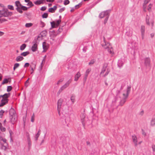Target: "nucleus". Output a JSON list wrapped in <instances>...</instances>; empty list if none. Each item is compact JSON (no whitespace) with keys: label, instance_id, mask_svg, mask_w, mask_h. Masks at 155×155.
Instances as JSON below:
<instances>
[{"label":"nucleus","instance_id":"f257e3e1","mask_svg":"<svg viewBox=\"0 0 155 155\" xmlns=\"http://www.w3.org/2000/svg\"><path fill=\"white\" fill-rule=\"evenodd\" d=\"M7 141V140L5 138L2 137L0 138V144L1 145V149L5 151H7L9 149L8 144Z\"/></svg>","mask_w":155,"mask_h":155},{"label":"nucleus","instance_id":"f03ea898","mask_svg":"<svg viewBox=\"0 0 155 155\" xmlns=\"http://www.w3.org/2000/svg\"><path fill=\"white\" fill-rule=\"evenodd\" d=\"M131 87L128 86L127 87L126 90L124 91V93L123 94V95L124 97V98L120 100V105L122 106L124 104L126 101V99L128 96V94H129L130 91Z\"/></svg>","mask_w":155,"mask_h":155},{"label":"nucleus","instance_id":"7ed1b4c3","mask_svg":"<svg viewBox=\"0 0 155 155\" xmlns=\"http://www.w3.org/2000/svg\"><path fill=\"white\" fill-rule=\"evenodd\" d=\"M10 94L9 93H5L3 95H0V98L2 97V99L0 103V107L3 106L8 102V98L10 96Z\"/></svg>","mask_w":155,"mask_h":155},{"label":"nucleus","instance_id":"20e7f679","mask_svg":"<svg viewBox=\"0 0 155 155\" xmlns=\"http://www.w3.org/2000/svg\"><path fill=\"white\" fill-rule=\"evenodd\" d=\"M104 43L102 44L103 47L105 49H107L108 52L111 54H114L113 49L111 45L108 42H106L105 40V38H104Z\"/></svg>","mask_w":155,"mask_h":155},{"label":"nucleus","instance_id":"39448f33","mask_svg":"<svg viewBox=\"0 0 155 155\" xmlns=\"http://www.w3.org/2000/svg\"><path fill=\"white\" fill-rule=\"evenodd\" d=\"M107 64L106 63L104 64L103 65V68L100 73V74H104V72L106 71V70H107L105 74L103 75V77H105L107 76L110 71V70L109 68H107Z\"/></svg>","mask_w":155,"mask_h":155},{"label":"nucleus","instance_id":"423d86ee","mask_svg":"<svg viewBox=\"0 0 155 155\" xmlns=\"http://www.w3.org/2000/svg\"><path fill=\"white\" fill-rule=\"evenodd\" d=\"M71 81V79H70L64 85L62 86L61 87L58 93V94H59L62 91L67 88L69 86Z\"/></svg>","mask_w":155,"mask_h":155},{"label":"nucleus","instance_id":"0eeeda50","mask_svg":"<svg viewBox=\"0 0 155 155\" xmlns=\"http://www.w3.org/2000/svg\"><path fill=\"white\" fill-rule=\"evenodd\" d=\"M80 117L83 126L84 127L87 120V118L86 117L85 114L84 113H81L80 115Z\"/></svg>","mask_w":155,"mask_h":155},{"label":"nucleus","instance_id":"6e6552de","mask_svg":"<svg viewBox=\"0 0 155 155\" xmlns=\"http://www.w3.org/2000/svg\"><path fill=\"white\" fill-rule=\"evenodd\" d=\"M12 14V12L8 11L7 9H5L2 11V15L0 16V17H7L9 16H11Z\"/></svg>","mask_w":155,"mask_h":155},{"label":"nucleus","instance_id":"1a4fd4ad","mask_svg":"<svg viewBox=\"0 0 155 155\" xmlns=\"http://www.w3.org/2000/svg\"><path fill=\"white\" fill-rule=\"evenodd\" d=\"M36 40H35L32 42L33 45L31 47V50L33 52H35L38 50V44Z\"/></svg>","mask_w":155,"mask_h":155},{"label":"nucleus","instance_id":"9d476101","mask_svg":"<svg viewBox=\"0 0 155 155\" xmlns=\"http://www.w3.org/2000/svg\"><path fill=\"white\" fill-rule=\"evenodd\" d=\"M110 10H107L105 11L101 12L99 15V17L101 18H102L104 17H106L109 15Z\"/></svg>","mask_w":155,"mask_h":155},{"label":"nucleus","instance_id":"9b49d317","mask_svg":"<svg viewBox=\"0 0 155 155\" xmlns=\"http://www.w3.org/2000/svg\"><path fill=\"white\" fill-rule=\"evenodd\" d=\"M146 23L148 25H150V24H151V25L152 27L153 26L154 24V21L153 19H150V22L149 17L147 15L146 17Z\"/></svg>","mask_w":155,"mask_h":155},{"label":"nucleus","instance_id":"f8f14e48","mask_svg":"<svg viewBox=\"0 0 155 155\" xmlns=\"http://www.w3.org/2000/svg\"><path fill=\"white\" fill-rule=\"evenodd\" d=\"M63 101L62 99H60L58 100V101L57 110H58V111L59 113H59H60V108H61V106L62 105Z\"/></svg>","mask_w":155,"mask_h":155},{"label":"nucleus","instance_id":"ddd939ff","mask_svg":"<svg viewBox=\"0 0 155 155\" xmlns=\"http://www.w3.org/2000/svg\"><path fill=\"white\" fill-rule=\"evenodd\" d=\"M34 4L36 5H39L41 4L46 3V0H38L34 2Z\"/></svg>","mask_w":155,"mask_h":155},{"label":"nucleus","instance_id":"4468645a","mask_svg":"<svg viewBox=\"0 0 155 155\" xmlns=\"http://www.w3.org/2000/svg\"><path fill=\"white\" fill-rule=\"evenodd\" d=\"M126 30L127 31L126 33V35L128 36H130L132 35V31L131 29H130L129 27H127Z\"/></svg>","mask_w":155,"mask_h":155},{"label":"nucleus","instance_id":"2eb2a0df","mask_svg":"<svg viewBox=\"0 0 155 155\" xmlns=\"http://www.w3.org/2000/svg\"><path fill=\"white\" fill-rule=\"evenodd\" d=\"M132 139L133 140V141L134 143L135 146H137V138L136 136L134 135L132 136Z\"/></svg>","mask_w":155,"mask_h":155},{"label":"nucleus","instance_id":"dca6fc26","mask_svg":"<svg viewBox=\"0 0 155 155\" xmlns=\"http://www.w3.org/2000/svg\"><path fill=\"white\" fill-rule=\"evenodd\" d=\"M144 63L146 66L147 67L150 66V59L148 58H146L144 59Z\"/></svg>","mask_w":155,"mask_h":155},{"label":"nucleus","instance_id":"f3484780","mask_svg":"<svg viewBox=\"0 0 155 155\" xmlns=\"http://www.w3.org/2000/svg\"><path fill=\"white\" fill-rule=\"evenodd\" d=\"M57 8V7L55 5L52 8H50L48 11L49 12L51 13H54L55 11L56 10Z\"/></svg>","mask_w":155,"mask_h":155},{"label":"nucleus","instance_id":"a211bd4d","mask_svg":"<svg viewBox=\"0 0 155 155\" xmlns=\"http://www.w3.org/2000/svg\"><path fill=\"white\" fill-rule=\"evenodd\" d=\"M26 136L27 137L28 143V145L29 147H30L31 146V141L30 138L29 137V135L28 133H27L26 134Z\"/></svg>","mask_w":155,"mask_h":155},{"label":"nucleus","instance_id":"6ab92c4d","mask_svg":"<svg viewBox=\"0 0 155 155\" xmlns=\"http://www.w3.org/2000/svg\"><path fill=\"white\" fill-rule=\"evenodd\" d=\"M76 96L75 95L72 94L70 97V99L72 104H74L75 101Z\"/></svg>","mask_w":155,"mask_h":155},{"label":"nucleus","instance_id":"aec40b11","mask_svg":"<svg viewBox=\"0 0 155 155\" xmlns=\"http://www.w3.org/2000/svg\"><path fill=\"white\" fill-rule=\"evenodd\" d=\"M42 47L43 51H45L48 49V46L47 43L45 42H44L42 43Z\"/></svg>","mask_w":155,"mask_h":155},{"label":"nucleus","instance_id":"412c9836","mask_svg":"<svg viewBox=\"0 0 155 155\" xmlns=\"http://www.w3.org/2000/svg\"><path fill=\"white\" fill-rule=\"evenodd\" d=\"M81 74L79 72H77V74L75 75L74 77V81H77L79 78L81 76Z\"/></svg>","mask_w":155,"mask_h":155},{"label":"nucleus","instance_id":"4be33fe9","mask_svg":"<svg viewBox=\"0 0 155 155\" xmlns=\"http://www.w3.org/2000/svg\"><path fill=\"white\" fill-rule=\"evenodd\" d=\"M24 59V58L21 56H17L16 58V61L17 62L20 61Z\"/></svg>","mask_w":155,"mask_h":155},{"label":"nucleus","instance_id":"5701e85b","mask_svg":"<svg viewBox=\"0 0 155 155\" xmlns=\"http://www.w3.org/2000/svg\"><path fill=\"white\" fill-rule=\"evenodd\" d=\"M0 130L2 132H5L6 130V128L4 127L2 123H0Z\"/></svg>","mask_w":155,"mask_h":155},{"label":"nucleus","instance_id":"b1692460","mask_svg":"<svg viewBox=\"0 0 155 155\" xmlns=\"http://www.w3.org/2000/svg\"><path fill=\"white\" fill-rule=\"evenodd\" d=\"M123 62L121 59L118 60L117 65L120 68L123 66Z\"/></svg>","mask_w":155,"mask_h":155},{"label":"nucleus","instance_id":"393cba45","mask_svg":"<svg viewBox=\"0 0 155 155\" xmlns=\"http://www.w3.org/2000/svg\"><path fill=\"white\" fill-rule=\"evenodd\" d=\"M15 6H16L17 7H21L22 5L20 2L18 1H16L15 2Z\"/></svg>","mask_w":155,"mask_h":155},{"label":"nucleus","instance_id":"a878e982","mask_svg":"<svg viewBox=\"0 0 155 155\" xmlns=\"http://www.w3.org/2000/svg\"><path fill=\"white\" fill-rule=\"evenodd\" d=\"M141 34H144L145 31V27L143 25H141Z\"/></svg>","mask_w":155,"mask_h":155},{"label":"nucleus","instance_id":"bb28decb","mask_svg":"<svg viewBox=\"0 0 155 155\" xmlns=\"http://www.w3.org/2000/svg\"><path fill=\"white\" fill-rule=\"evenodd\" d=\"M150 124L151 126H153L155 125V116L153 117L151 120Z\"/></svg>","mask_w":155,"mask_h":155},{"label":"nucleus","instance_id":"cd10ccee","mask_svg":"<svg viewBox=\"0 0 155 155\" xmlns=\"http://www.w3.org/2000/svg\"><path fill=\"white\" fill-rule=\"evenodd\" d=\"M150 0H145L144 2V4L143 5V8L144 10L146 8L145 5L147 4L150 1Z\"/></svg>","mask_w":155,"mask_h":155},{"label":"nucleus","instance_id":"c85d7f7f","mask_svg":"<svg viewBox=\"0 0 155 155\" xmlns=\"http://www.w3.org/2000/svg\"><path fill=\"white\" fill-rule=\"evenodd\" d=\"M16 9L18 12L20 13H22L23 12L22 8H21V7H17Z\"/></svg>","mask_w":155,"mask_h":155},{"label":"nucleus","instance_id":"c756f323","mask_svg":"<svg viewBox=\"0 0 155 155\" xmlns=\"http://www.w3.org/2000/svg\"><path fill=\"white\" fill-rule=\"evenodd\" d=\"M40 130H39L38 132L35 135V139L36 140H37L38 137L39 136V135H40Z\"/></svg>","mask_w":155,"mask_h":155},{"label":"nucleus","instance_id":"7c9ffc66","mask_svg":"<svg viewBox=\"0 0 155 155\" xmlns=\"http://www.w3.org/2000/svg\"><path fill=\"white\" fill-rule=\"evenodd\" d=\"M26 45L25 44H24L21 45L20 47V49L21 51L23 50L26 47Z\"/></svg>","mask_w":155,"mask_h":155},{"label":"nucleus","instance_id":"2f4dec72","mask_svg":"<svg viewBox=\"0 0 155 155\" xmlns=\"http://www.w3.org/2000/svg\"><path fill=\"white\" fill-rule=\"evenodd\" d=\"M27 5L28 6H29V7L28 8H29L30 7H33L34 5V4H33V3L31 1H30V2L28 3L27 4Z\"/></svg>","mask_w":155,"mask_h":155},{"label":"nucleus","instance_id":"473e14b6","mask_svg":"<svg viewBox=\"0 0 155 155\" xmlns=\"http://www.w3.org/2000/svg\"><path fill=\"white\" fill-rule=\"evenodd\" d=\"M61 21L60 19L56 21L55 22L56 24V26L57 27L61 23Z\"/></svg>","mask_w":155,"mask_h":155},{"label":"nucleus","instance_id":"72a5a7b5","mask_svg":"<svg viewBox=\"0 0 155 155\" xmlns=\"http://www.w3.org/2000/svg\"><path fill=\"white\" fill-rule=\"evenodd\" d=\"M29 53L28 51H26L22 53L21 54V55L24 57H25L28 55Z\"/></svg>","mask_w":155,"mask_h":155},{"label":"nucleus","instance_id":"f704fd0d","mask_svg":"<svg viewBox=\"0 0 155 155\" xmlns=\"http://www.w3.org/2000/svg\"><path fill=\"white\" fill-rule=\"evenodd\" d=\"M32 25L33 24L32 23H27L25 24V26L26 28H29L32 26Z\"/></svg>","mask_w":155,"mask_h":155},{"label":"nucleus","instance_id":"c9c22d12","mask_svg":"<svg viewBox=\"0 0 155 155\" xmlns=\"http://www.w3.org/2000/svg\"><path fill=\"white\" fill-rule=\"evenodd\" d=\"M19 66V64L18 63H15L14 66L13 70L15 71L16 68Z\"/></svg>","mask_w":155,"mask_h":155},{"label":"nucleus","instance_id":"e433bc0d","mask_svg":"<svg viewBox=\"0 0 155 155\" xmlns=\"http://www.w3.org/2000/svg\"><path fill=\"white\" fill-rule=\"evenodd\" d=\"M48 17V14L47 13H44L42 15V18H46Z\"/></svg>","mask_w":155,"mask_h":155},{"label":"nucleus","instance_id":"4c0bfd02","mask_svg":"<svg viewBox=\"0 0 155 155\" xmlns=\"http://www.w3.org/2000/svg\"><path fill=\"white\" fill-rule=\"evenodd\" d=\"M51 24L52 28H54L55 27L56 24L54 21L51 22Z\"/></svg>","mask_w":155,"mask_h":155},{"label":"nucleus","instance_id":"58836bf2","mask_svg":"<svg viewBox=\"0 0 155 155\" xmlns=\"http://www.w3.org/2000/svg\"><path fill=\"white\" fill-rule=\"evenodd\" d=\"M8 9L11 10H14V8L13 6L12 5H8Z\"/></svg>","mask_w":155,"mask_h":155},{"label":"nucleus","instance_id":"ea45409f","mask_svg":"<svg viewBox=\"0 0 155 155\" xmlns=\"http://www.w3.org/2000/svg\"><path fill=\"white\" fill-rule=\"evenodd\" d=\"M21 8H22V10L24 11H26L27 10L28 8L22 5L21 6Z\"/></svg>","mask_w":155,"mask_h":155},{"label":"nucleus","instance_id":"a19ab883","mask_svg":"<svg viewBox=\"0 0 155 155\" xmlns=\"http://www.w3.org/2000/svg\"><path fill=\"white\" fill-rule=\"evenodd\" d=\"M8 81L7 79H5L2 82V84H3L8 82Z\"/></svg>","mask_w":155,"mask_h":155},{"label":"nucleus","instance_id":"79ce46f5","mask_svg":"<svg viewBox=\"0 0 155 155\" xmlns=\"http://www.w3.org/2000/svg\"><path fill=\"white\" fill-rule=\"evenodd\" d=\"M4 113V111L3 110H1L0 111V117L1 118L2 117L3 115V114Z\"/></svg>","mask_w":155,"mask_h":155},{"label":"nucleus","instance_id":"37998d69","mask_svg":"<svg viewBox=\"0 0 155 155\" xmlns=\"http://www.w3.org/2000/svg\"><path fill=\"white\" fill-rule=\"evenodd\" d=\"M109 16V15H108L105 18L104 21V24H105L107 23L108 19Z\"/></svg>","mask_w":155,"mask_h":155},{"label":"nucleus","instance_id":"c03bdc74","mask_svg":"<svg viewBox=\"0 0 155 155\" xmlns=\"http://www.w3.org/2000/svg\"><path fill=\"white\" fill-rule=\"evenodd\" d=\"M12 89V87L11 86H8L7 88V91L8 92L10 91Z\"/></svg>","mask_w":155,"mask_h":155},{"label":"nucleus","instance_id":"a18cd8bd","mask_svg":"<svg viewBox=\"0 0 155 155\" xmlns=\"http://www.w3.org/2000/svg\"><path fill=\"white\" fill-rule=\"evenodd\" d=\"M70 3V2L68 0H65L64 2V4L65 5H66L69 4Z\"/></svg>","mask_w":155,"mask_h":155},{"label":"nucleus","instance_id":"49530a36","mask_svg":"<svg viewBox=\"0 0 155 155\" xmlns=\"http://www.w3.org/2000/svg\"><path fill=\"white\" fill-rule=\"evenodd\" d=\"M91 71V68H88L87 70L85 73L88 74H89V73Z\"/></svg>","mask_w":155,"mask_h":155},{"label":"nucleus","instance_id":"de8ad7c7","mask_svg":"<svg viewBox=\"0 0 155 155\" xmlns=\"http://www.w3.org/2000/svg\"><path fill=\"white\" fill-rule=\"evenodd\" d=\"M152 5L151 4H150L149 5L148 7V10L149 11H151V7H152Z\"/></svg>","mask_w":155,"mask_h":155},{"label":"nucleus","instance_id":"09e8293b","mask_svg":"<svg viewBox=\"0 0 155 155\" xmlns=\"http://www.w3.org/2000/svg\"><path fill=\"white\" fill-rule=\"evenodd\" d=\"M46 9V6H44L42 7L41 8L40 10L42 11H44Z\"/></svg>","mask_w":155,"mask_h":155},{"label":"nucleus","instance_id":"8fccbe9b","mask_svg":"<svg viewBox=\"0 0 155 155\" xmlns=\"http://www.w3.org/2000/svg\"><path fill=\"white\" fill-rule=\"evenodd\" d=\"M65 9V8L64 7L61 8V9H60L59 10V12L60 13H61L63 11H64V10Z\"/></svg>","mask_w":155,"mask_h":155},{"label":"nucleus","instance_id":"3c124183","mask_svg":"<svg viewBox=\"0 0 155 155\" xmlns=\"http://www.w3.org/2000/svg\"><path fill=\"white\" fill-rule=\"evenodd\" d=\"M81 3H79L78 5H76L75 6V8H78L80 7V6H81Z\"/></svg>","mask_w":155,"mask_h":155},{"label":"nucleus","instance_id":"603ef678","mask_svg":"<svg viewBox=\"0 0 155 155\" xmlns=\"http://www.w3.org/2000/svg\"><path fill=\"white\" fill-rule=\"evenodd\" d=\"M63 81V78H61V79H60L57 82V84H59L60 83L62 82V81Z\"/></svg>","mask_w":155,"mask_h":155},{"label":"nucleus","instance_id":"864d4df0","mask_svg":"<svg viewBox=\"0 0 155 155\" xmlns=\"http://www.w3.org/2000/svg\"><path fill=\"white\" fill-rule=\"evenodd\" d=\"M95 61L94 60H91L89 63V65H91V64H93L94 63Z\"/></svg>","mask_w":155,"mask_h":155},{"label":"nucleus","instance_id":"5fc2aeb1","mask_svg":"<svg viewBox=\"0 0 155 155\" xmlns=\"http://www.w3.org/2000/svg\"><path fill=\"white\" fill-rule=\"evenodd\" d=\"M120 91L119 90H117L116 91V95L117 97L119 96V94H120Z\"/></svg>","mask_w":155,"mask_h":155},{"label":"nucleus","instance_id":"6e6d98bb","mask_svg":"<svg viewBox=\"0 0 155 155\" xmlns=\"http://www.w3.org/2000/svg\"><path fill=\"white\" fill-rule=\"evenodd\" d=\"M7 19L5 18H2L1 19V23H2V22L7 21Z\"/></svg>","mask_w":155,"mask_h":155},{"label":"nucleus","instance_id":"4d7b16f0","mask_svg":"<svg viewBox=\"0 0 155 155\" xmlns=\"http://www.w3.org/2000/svg\"><path fill=\"white\" fill-rule=\"evenodd\" d=\"M43 61H45V59H43V61H42V62L41 63V65L39 67V68L40 69V70H41L42 68V67H43V66H42V64H43Z\"/></svg>","mask_w":155,"mask_h":155},{"label":"nucleus","instance_id":"13d9d810","mask_svg":"<svg viewBox=\"0 0 155 155\" xmlns=\"http://www.w3.org/2000/svg\"><path fill=\"white\" fill-rule=\"evenodd\" d=\"M29 63H26L25 64L24 67H27L29 66Z\"/></svg>","mask_w":155,"mask_h":155},{"label":"nucleus","instance_id":"bf43d9fd","mask_svg":"<svg viewBox=\"0 0 155 155\" xmlns=\"http://www.w3.org/2000/svg\"><path fill=\"white\" fill-rule=\"evenodd\" d=\"M9 132L10 134V137H12V135L13 134L12 131L10 130H9Z\"/></svg>","mask_w":155,"mask_h":155},{"label":"nucleus","instance_id":"052dcab7","mask_svg":"<svg viewBox=\"0 0 155 155\" xmlns=\"http://www.w3.org/2000/svg\"><path fill=\"white\" fill-rule=\"evenodd\" d=\"M142 133L143 135L144 136H146V133L144 131V130L143 129L142 130Z\"/></svg>","mask_w":155,"mask_h":155},{"label":"nucleus","instance_id":"680f3d73","mask_svg":"<svg viewBox=\"0 0 155 155\" xmlns=\"http://www.w3.org/2000/svg\"><path fill=\"white\" fill-rule=\"evenodd\" d=\"M152 147L153 150V152H155V145H152Z\"/></svg>","mask_w":155,"mask_h":155},{"label":"nucleus","instance_id":"e2e57ef3","mask_svg":"<svg viewBox=\"0 0 155 155\" xmlns=\"http://www.w3.org/2000/svg\"><path fill=\"white\" fill-rule=\"evenodd\" d=\"M41 25H42V27H44L45 26L44 23L42 21H41Z\"/></svg>","mask_w":155,"mask_h":155},{"label":"nucleus","instance_id":"0e129e2a","mask_svg":"<svg viewBox=\"0 0 155 155\" xmlns=\"http://www.w3.org/2000/svg\"><path fill=\"white\" fill-rule=\"evenodd\" d=\"M46 1L48 2H53L54 1V0H46Z\"/></svg>","mask_w":155,"mask_h":155},{"label":"nucleus","instance_id":"69168bd1","mask_svg":"<svg viewBox=\"0 0 155 155\" xmlns=\"http://www.w3.org/2000/svg\"><path fill=\"white\" fill-rule=\"evenodd\" d=\"M35 119L33 116H32L31 117V121L32 122H33L34 121Z\"/></svg>","mask_w":155,"mask_h":155},{"label":"nucleus","instance_id":"338daca9","mask_svg":"<svg viewBox=\"0 0 155 155\" xmlns=\"http://www.w3.org/2000/svg\"><path fill=\"white\" fill-rule=\"evenodd\" d=\"M4 33L2 32V31H0V36H2L3 35H4Z\"/></svg>","mask_w":155,"mask_h":155},{"label":"nucleus","instance_id":"774afa93","mask_svg":"<svg viewBox=\"0 0 155 155\" xmlns=\"http://www.w3.org/2000/svg\"><path fill=\"white\" fill-rule=\"evenodd\" d=\"M86 143L87 144V145H90V143L88 141H87L86 142Z\"/></svg>","mask_w":155,"mask_h":155}]
</instances>
